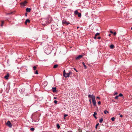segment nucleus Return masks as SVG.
Wrapping results in <instances>:
<instances>
[{
	"mask_svg": "<svg viewBox=\"0 0 132 132\" xmlns=\"http://www.w3.org/2000/svg\"><path fill=\"white\" fill-rule=\"evenodd\" d=\"M88 97L90 98H91L93 105L95 106H96V103L95 100V95L93 94H92L91 95L89 94L88 96Z\"/></svg>",
	"mask_w": 132,
	"mask_h": 132,
	"instance_id": "obj_1",
	"label": "nucleus"
},
{
	"mask_svg": "<svg viewBox=\"0 0 132 132\" xmlns=\"http://www.w3.org/2000/svg\"><path fill=\"white\" fill-rule=\"evenodd\" d=\"M42 21V24L44 26L49 24L51 22L48 19L43 18L41 20Z\"/></svg>",
	"mask_w": 132,
	"mask_h": 132,
	"instance_id": "obj_2",
	"label": "nucleus"
},
{
	"mask_svg": "<svg viewBox=\"0 0 132 132\" xmlns=\"http://www.w3.org/2000/svg\"><path fill=\"white\" fill-rule=\"evenodd\" d=\"M6 125L10 127H11L12 125L9 121H8L6 123Z\"/></svg>",
	"mask_w": 132,
	"mask_h": 132,
	"instance_id": "obj_3",
	"label": "nucleus"
},
{
	"mask_svg": "<svg viewBox=\"0 0 132 132\" xmlns=\"http://www.w3.org/2000/svg\"><path fill=\"white\" fill-rule=\"evenodd\" d=\"M82 57V55H79L77 57H76V60H79Z\"/></svg>",
	"mask_w": 132,
	"mask_h": 132,
	"instance_id": "obj_4",
	"label": "nucleus"
},
{
	"mask_svg": "<svg viewBox=\"0 0 132 132\" xmlns=\"http://www.w3.org/2000/svg\"><path fill=\"white\" fill-rule=\"evenodd\" d=\"M62 23L63 24H66L67 25H68L70 24V23L67 22L65 21H63Z\"/></svg>",
	"mask_w": 132,
	"mask_h": 132,
	"instance_id": "obj_5",
	"label": "nucleus"
},
{
	"mask_svg": "<svg viewBox=\"0 0 132 132\" xmlns=\"http://www.w3.org/2000/svg\"><path fill=\"white\" fill-rule=\"evenodd\" d=\"M63 76L65 78H67V77H69V75L68 73H66Z\"/></svg>",
	"mask_w": 132,
	"mask_h": 132,
	"instance_id": "obj_6",
	"label": "nucleus"
},
{
	"mask_svg": "<svg viewBox=\"0 0 132 132\" xmlns=\"http://www.w3.org/2000/svg\"><path fill=\"white\" fill-rule=\"evenodd\" d=\"M27 3V1H25L21 3V4L22 5L24 6L26 5V4Z\"/></svg>",
	"mask_w": 132,
	"mask_h": 132,
	"instance_id": "obj_7",
	"label": "nucleus"
},
{
	"mask_svg": "<svg viewBox=\"0 0 132 132\" xmlns=\"http://www.w3.org/2000/svg\"><path fill=\"white\" fill-rule=\"evenodd\" d=\"M56 88L53 87L52 88V91L53 92H56Z\"/></svg>",
	"mask_w": 132,
	"mask_h": 132,
	"instance_id": "obj_8",
	"label": "nucleus"
},
{
	"mask_svg": "<svg viewBox=\"0 0 132 132\" xmlns=\"http://www.w3.org/2000/svg\"><path fill=\"white\" fill-rule=\"evenodd\" d=\"M30 11L31 9L30 8H29L28 7L26 8V11L27 12H30Z\"/></svg>",
	"mask_w": 132,
	"mask_h": 132,
	"instance_id": "obj_9",
	"label": "nucleus"
},
{
	"mask_svg": "<svg viewBox=\"0 0 132 132\" xmlns=\"http://www.w3.org/2000/svg\"><path fill=\"white\" fill-rule=\"evenodd\" d=\"M9 76V74H7V75L4 76V78L6 79H8V77Z\"/></svg>",
	"mask_w": 132,
	"mask_h": 132,
	"instance_id": "obj_10",
	"label": "nucleus"
},
{
	"mask_svg": "<svg viewBox=\"0 0 132 132\" xmlns=\"http://www.w3.org/2000/svg\"><path fill=\"white\" fill-rule=\"evenodd\" d=\"M30 22V20H29V19H27L26 20L25 22V24H27V23H29Z\"/></svg>",
	"mask_w": 132,
	"mask_h": 132,
	"instance_id": "obj_11",
	"label": "nucleus"
},
{
	"mask_svg": "<svg viewBox=\"0 0 132 132\" xmlns=\"http://www.w3.org/2000/svg\"><path fill=\"white\" fill-rule=\"evenodd\" d=\"M97 113L96 112H95L94 113V114H93V116L95 117V118L96 119H97V117L96 116H95V115L97 114Z\"/></svg>",
	"mask_w": 132,
	"mask_h": 132,
	"instance_id": "obj_12",
	"label": "nucleus"
},
{
	"mask_svg": "<svg viewBox=\"0 0 132 132\" xmlns=\"http://www.w3.org/2000/svg\"><path fill=\"white\" fill-rule=\"evenodd\" d=\"M79 12H78L77 10H76L74 12V14L76 15H77Z\"/></svg>",
	"mask_w": 132,
	"mask_h": 132,
	"instance_id": "obj_13",
	"label": "nucleus"
},
{
	"mask_svg": "<svg viewBox=\"0 0 132 132\" xmlns=\"http://www.w3.org/2000/svg\"><path fill=\"white\" fill-rule=\"evenodd\" d=\"M82 64H83V65L84 66V67L85 68V69H86V68H87V67H86V65L84 63V62H82Z\"/></svg>",
	"mask_w": 132,
	"mask_h": 132,
	"instance_id": "obj_14",
	"label": "nucleus"
},
{
	"mask_svg": "<svg viewBox=\"0 0 132 132\" xmlns=\"http://www.w3.org/2000/svg\"><path fill=\"white\" fill-rule=\"evenodd\" d=\"M114 47V46L113 45H111L110 46V48L111 49H113Z\"/></svg>",
	"mask_w": 132,
	"mask_h": 132,
	"instance_id": "obj_15",
	"label": "nucleus"
},
{
	"mask_svg": "<svg viewBox=\"0 0 132 132\" xmlns=\"http://www.w3.org/2000/svg\"><path fill=\"white\" fill-rule=\"evenodd\" d=\"M103 118H101L99 120V122L100 123H101L103 121Z\"/></svg>",
	"mask_w": 132,
	"mask_h": 132,
	"instance_id": "obj_16",
	"label": "nucleus"
},
{
	"mask_svg": "<svg viewBox=\"0 0 132 132\" xmlns=\"http://www.w3.org/2000/svg\"><path fill=\"white\" fill-rule=\"evenodd\" d=\"M104 113L105 114H106L107 113H109V112L108 111H107L106 110H104Z\"/></svg>",
	"mask_w": 132,
	"mask_h": 132,
	"instance_id": "obj_17",
	"label": "nucleus"
},
{
	"mask_svg": "<svg viewBox=\"0 0 132 132\" xmlns=\"http://www.w3.org/2000/svg\"><path fill=\"white\" fill-rule=\"evenodd\" d=\"M58 66V65L57 64H55V65H54V66H53V68H56Z\"/></svg>",
	"mask_w": 132,
	"mask_h": 132,
	"instance_id": "obj_18",
	"label": "nucleus"
},
{
	"mask_svg": "<svg viewBox=\"0 0 132 132\" xmlns=\"http://www.w3.org/2000/svg\"><path fill=\"white\" fill-rule=\"evenodd\" d=\"M77 15L79 17H80L81 16V14L80 13H79Z\"/></svg>",
	"mask_w": 132,
	"mask_h": 132,
	"instance_id": "obj_19",
	"label": "nucleus"
},
{
	"mask_svg": "<svg viewBox=\"0 0 132 132\" xmlns=\"http://www.w3.org/2000/svg\"><path fill=\"white\" fill-rule=\"evenodd\" d=\"M1 23L2 24L1 25V26L2 27L3 25V24L4 23V21H1Z\"/></svg>",
	"mask_w": 132,
	"mask_h": 132,
	"instance_id": "obj_20",
	"label": "nucleus"
},
{
	"mask_svg": "<svg viewBox=\"0 0 132 132\" xmlns=\"http://www.w3.org/2000/svg\"><path fill=\"white\" fill-rule=\"evenodd\" d=\"M56 126L58 129H59L60 127V126L59 124H57Z\"/></svg>",
	"mask_w": 132,
	"mask_h": 132,
	"instance_id": "obj_21",
	"label": "nucleus"
},
{
	"mask_svg": "<svg viewBox=\"0 0 132 132\" xmlns=\"http://www.w3.org/2000/svg\"><path fill=\"white\" fill-rule=\"evenodd\" d=\"M30 129L32 131H33L34 130L35 128H34L32 127L30 128Z\"/></svg>",
	"mask_w": 132,
	"mask_h": 132,
	"instance_id": "obj_22",
	"label": "nucleus"
},
{
	"mask_svg": "<svg viewBox=\"0 0 132 132\" xmlns=\"http://www.w3.org/2000/svg\"><path fill=\"white\" fill-rule=\"evenodd\" d=\"M111 119L112 121H114L115 120V118L114 117H113L111 118Z\"/></svg>",
	"mask_w": 132,
	"mask_h": 132,
	"instance_id": "obj_23",
	"label": "nucleus"
},
{
	"mask_svg": "<svg viewBox=\"0 0 132 132\" xmlns=\"http://www.w3.org/2000/svg\"><path fill=\"white\" fill-rule=\"evenodd\" d=\"M36 66H34L33 68V69L34 70H35L36 69Z\"/></svg>",
	"mask_w": 132,
	"mask_h": 132,
	"instance_id": "obj_24",
	"label": "nucleus"
},
{
	"mask_svg": "<svg viewBox=\"0 0 132 132\" xmlns=\"http://www.w3.org/2000/svg\"><path fill=\"white\" fill-rule=\"evenodd\" d=\"M123 96V95L121 93L120 94H119V95H118V96H120V97H121V96Z\"/></svg>",
	"mask_w": 132,
	"mask_h": 132,
	"instance_id": "obj_25",
	"label": "nucleus"
},
{
	"mask_svg": "<svg viewBox=\"0 0 132 132\" xmlns=\"http://www.w3.org/2000/svg\"><path fill=\"white\" fill-rule=\"evenodd\" d=\"M100 34V33H97L95 35V36H97L98 35Z\"/></svg>",
	"mask_w": 132,
	"mask_h": 132,
	"instance_id": "obj_26",
	"label": "nucleus"
},
{
	"mask_svg": "<svg viewBox=\"0 0 132 132\" xmlns=\"http://www.w3.org/2000/svg\"><path fill=\"white\" fill-rule=\"evenodd\" d=\"M98 125H99V123H98L96 125V126H95V128L96 129L97 128V126H98Z\"/></svg>",
	"mask_w": 132,
	"mask_h": 132,
	"instance_id": "obj_27",
	"label": "nucleus"
},
{
	"mask_svg": "<svg viewBox=\"0 0 132 132\" xmlns=\"http://www.w3.org/2000/svg\"><path fill=\"white\" fill-rule=\"evenodd\" d=\"M69 75L70 76V75H71L72 72L70 71H69V72L68 73Z\"/></svg>",
	"mask_w": 132,
	"mask_h": 132,
	"instance_id": "obj_28",
	"label": "nucleus"
},
{
	"mask_svg": "<svg viewBox=\"0 0 132 132\" xmlns=\"http://www.w3.org/2000/svg\"><path fill=\"white\" fill-rule=\"evenodd\" d=\"M66 73H65V70H64L63 71V76Z\"/></svg>",
	"mask_w": 132,
	"mask_h": 132,
	"instance_id": "obj_29",
	"label": "nucleus"
},
{
	"mask_svg": "<svg viewBox=\"0 0 132 132\" xmlns=\"http://www.w3.org/2000/svg\"><path fill=\"white\" fill-rule=\"evenodd\" d=\"M54 102L55 104H56L57 103V101L56 100H55L54 101Z\"/></svg>",
	"mask_w": 132,
	"mask_h": 132,
	"instance_id": "obj_30",
	"label": "nucleus"
},
{
	"mask_svg": "<svg viewBox=\"0 0 132 132\" xmlns=\"http://www.w3.org/2000/svg\"><path fill=\"white\" fill-rule=\"evenodd\" d=\"M35 73L36 74H38V71H37V70H36L35 71Z\"/></svg>",
	"mask_w": 132,
	"mask_h": 132,
	"instance_id": "obj_31",
	"label": "nucleus"
},
{
	"mask_svg": "<svg viewBox=\"0 0 132 132\" xmlns=\"http://www.w3.org/2000/svg\"><path fill=\"white\" fill-rule=\"evenodd\" d=\"M118 97H119V96H117L115 97V98L116 99H117L118 98Z\"/></svg>",
	"mask_w": 132,
	"mask_h": 132,
	"instance_id": "obj_32",
	"label": "nucleus"
},
{
	"mask_svg": "<svg viewBox=\"0 0 132 132\" xmlns=\"http://www.w3.org/2000/svg\"><path fill=\"white\" fill-rule=\"evenodd\" d=\"M73 69H74V70H75L76 72H78V71L75 68H73Z\"/></svg>",
	"mask_w": 132,
	"mask_h": 132,
	"instance_id": "obj_33",
	"label": "nucleus"
},
{
	"mask_svg": "<svg viewBox=\"0 0 132 132\" xmlns=\"http://www.w3.org/2000/svg\"><path fill=\"white\" fill-rule=\"evenodd\" d=\"M101 103V102L100 101H99L98 102V104H99V105H100Z\"/></svg>",
	"mask_w": 132,
	"mask_h": 132,
	"instance_id": "obj_34",
	"label": "nucleus"
},
{
	"mask_svg": "<svg viewBox=\"0 0 132 132\" xmlns=\"http://www.w3.org/2000/svg\"><path fill=\"white\" fill-rule=\"evenodd\" d=\"M68 116V115L66 114H65L64 115V117H66Z\"/></svg>",
	"mask_w": 132,
	"mask_h": 132,
	"instance_id": "obj_35",
	"label": "nucleus"
},
{
	"mask_svg": "<svg viewBox=\"0 0 132 132\" xmlns=\"http://www.w3.org/2000/svg\"><path fill=\"white\" fill-rule=\"evenodd\" d=\"M89 102H90V103L91 104V100L90 99L89 100Z\"/></svg>",
	"mask_w": 132,
	"mask_h": 132,
	"instance_id": "obj_36",
	"label": "nucleus"
},
{
	"mask_svg": "<svg viewBox=\"0 0 132 132\" xmlns=\"http://www.w3.org/2000/svg\"><path fill=\"white\" fill-rule=\"evenodd\" d=\"M54 28V25H52V29L53 28Z\"/></svg>",
	"mask_w": 132,
	"mask_h": 132,
	"instance_id": "obj_37",
	"label": "nucleus"
},
{
	"mask_svg": "<svg viewBox=\"0 0 132 132\" xmlns=\"http://www.w3.org/2000/svg\"><path fill=\"white\" fill-rule=\"evenodd\" d=\"M116 32H115L114 33V36H116Z\"/></svg>",
	"mask_w": 132,
	"mask_h": 132,
	"instance_id": "obj_38",
	"label": "nucleus"
},
{
	"mask_svg": "<svg viewBox=\"0 0 132 132\" xmlns=\"http://www.w3.org/2000/svg\"><path fill=\"white\" fill-rule=\"evenodd\" d=\"M27 13H25V15L26 16H27Z\"/></svg>",
	"mask_w": 132,
	"mask_h": 132,
	"instance_id": "obj_39",
	"label": "nucleus"
},
{
	"mask_svg": "<svg viewBox=\"0 0 132 132\" xmlns=\"http://www.w3.org/2000/svg\"><path fill=\"white\" fill-rule=\"evenodd\" d=\"M117 92H115V93H114V95H117Z\"/></svg>",
	"mask_w": 132,
	"mask_h": 132,
	"instance_id": "obj_40",
	"label": "nucleus"
},
{
	"mask_svg": "<svg viewBox=\"0 0 132 132\" xmlns=\"http://www.w3.org/2000/svg\"><path fill=\"white\" fill-rule=\"evenodd\" d=\"M110 32L111 33H112H112H113V32L112 31H110Z\"/></svg>",
	"mask_w": 132,
	"mask_h": 132,
	"instance_id": "obj_41",
	"label": "nucleus"
},
{
	"mask_svg": "<svg viewBox=\"0 0 132 132\" xmlns=\"http://www.w3.org/2000/svg\"><path fill=\"white\" fill-rule=\"evenodd\" d=\"M96 98H98V99H100V98L98 96L97 97H96Z\"/></svg>",
	"mask_w": 132,
	"mask_h": 132,
	"instance_id": "obj_42",
	"label": "nucleus"
},
{
	"mask_svg": "<svg viewBox=\"0 0 132 132\" xmlns=\"http://www.w3.org/2000/svg\"><path fill=\"white\" fill-rule=\"evenodd\" d=\"M122 115H120V117H122Z\"/></svg>",
	"mask_w": 132,
	"mask_h": 132,
	"instance_id": "obj_43",
	"label": "nucleus"
},
{
	"mask_svg": "<svg viewBox=\"0 0 132 132\" xmlns=\"http://www.w3.org/2000/svg\"><path fill=\"white\" fill-rule=\"evenodd\" d=\"M100 38H101V37H98V39H100Z\"/></svg>",
	"mask_w": 132,
	"mask_h": 132,
	"instance_id": "obj_44",
	"label": "nucleus"
},
{
	"mask_svg": "<svg viewBox=\"0 0 132 132\" xmlns=\"http://www.w3.org/2000/svg\"><path fill=\"white\" fill-rule=\"evenodd\" d=\"M96 36H95L94 37V38L95 39H96Z\"/></svg>",
	"mask_w": 132,
	"mask_h": 132,
	"instance_id": "obj_45",
	"label": "nucleus"
},
{
	"mask_svg": "<svg viewBox=\"0 0 132 132\" xmlns=\"http://www.w3.org/2000/svg\"><path fill=\"white\" fill-rule=\"evenodd\" d=\"M56 98H56V97H54V99H56Z\"/></svg>",
	"mask_w": 132,
	"mask_h": 132,
	"instance_id": "obj_46",
	"label": "nucleus"
},
{
	"mask_svg": "<svg viewBox=\"0 0 132 132\" xmlns=\"http://www.w3.org/2000/svg\"><path fill=\"white\" fill-rule=\"evenodd\" d=\"M11 13H7V14H11Z\"/></svg>",
	"mask_w": 132,
	"mask_h": 132,
	"instance_id": "obj_47",
	"label": "nucleus"
},
{
	"mask_svg": "<svg viewBox=\"0 0 132 132\" xmlns=\"http://www.w3.org/2000/svg\"><path fill=\"white\" fill-rule=\"evenodd\" d=\"M110 35H110V34H109V36H110Z\"/></svg>",
	"mask_w": 132,
	"mask_h": 132,
	"instance_id": "obj_48",
	"label": "nucleus"
},
{
	"mask_svg": "<svg viewBox=\"0 0 132 132\" xmlns=\"http://www.w3.org/2000/svg\"><path fill=\"white\" fill-rule=\"evenodd\" d=\"M131 29L132 30V27L131 28Z\"/></svg>",
	"mask_w": 132,
	"mask_h": 132,
	"instance_id": "obj_49",
	"label": "nucleus"
},
{
	"mask_svg": "<svg viewBox=\"0 0 132 132\" xmlns=\"http://www.w3.org/2000/svg\"><path fill=\"white\" fill-rule=\"evenodd\" d=\"M112 101H113V102H114V101H113V100H112Z\"/></svg>",
	"mask_w": 132,
	"mask_h": 132,
	"instance_id": "obj_50",
	"label": "nucleus"
},
{
	"mask_svg": "<svg viewBox=\"0 0 132 132\" xmlns=\"http://www.w3.org/2000/svg\"><path fill=\"white\" fill-rule=\"evenodd\" d=\"M77 28H79V27H78Z\"/></svg>",
	"mask_w": 132,
	"mask_h": 132,
	"instance_id": "obj_51",
	"label": "nucleus"
},
{
	"mask_svg": "<svg viewBox=\"0 0 132 132\" xmlns=\"http://www.w3.org/2000/svg\"><path fill=\"white\" fill-rule=\"evenodd\" d=\"M120 115V113H119V115Z\"/></svg>",
	"mask_w": 132,
	"mask_h": 132,
	"instance_id": "obj_52",
	"label": "nucleus"
},
{
	"mask_svg": "<svg viewBox=\"0 0 132 132\" xmlns=\"http://www.w3.org/2000/svg\"><path fill=\"white\" fill-rule=\"evenodd\" d=\"M64 32H63V34H64Z\"/></svg>",
	"mask_w": 132,
	"mask_h": 132,
	"instance_id": "obj_53",
	"label": "nucleus"
}]
</instances>
